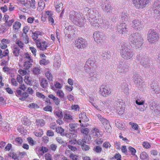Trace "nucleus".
Returning a JSON list of instances; mask_svg holds the SVG:
<instances>
[{"label":"nucleus","mask_w":160,"mask_h":160,"mask_svg":"<svg viewBox=\"0 0 160 160\" xmlns=\"http://www.w3.org/2000/svg\"><path fill=\"white\" fill-rule=\"evenodd\" d=\"M24 81L27 84L31 85L32 84L31 78L28 75H26L24 77Z\"/></svg>","instance_id":"nucleus-43"},{"label":"nucleus","mask_w":160,"mask_h":160,"mask_svg":"<svg viewBox=\"0 0 160 160\" xmlns=\"http://www.w3.org/2000/svg\"><path fill=\"white\" fill-rule=\"evenodd\" d=\"M21 26V24L18 22H15L13 25V28L15 31H18L20 28Z\"/></svg>","instance_id":"nucleus-42"},{"label":"nucleus","mask_w":160,"mask_h":160,"mask_svg":"<svg viewBox=\"0 0 160 160\" xmlns=\"http://www.w3.org/2000/svg\"><path fill=\"white\" fill-rule=\"evenodd\" d=\"M79 118L81 119L80 122H81V121L84 122H86L88 121L89 119L86 115V113L85 112H81L79 114Z\"/></svg>","instance_id":"nucleus-25"},{"label":"nucleus","mask_w":160,"mask_h":160,"mask_svg":"<svg viewBox=\"0 0 160 160\" xmlns=\"http://www.w3.org/2000/svg\"><path fill=\"white\" fill-rule=\"evenodd\" d=\"M121 18H120V21L121 22V23H126L128 24V18L125 13H122L121 15Z\"/></svg>","instance_id":"nucleus-27"},{"label":"nucleus","mask_w":160,"mask_h":160,"mask_svg":"<svg viewBox=\"0 0 160 160\" xmlns=\"http://www.w3.org/2000/svg\"><path fill=\"white\" fill-rule=\"evenodd\" d=\"M100 6L103 10L106 13H108L111 12V6L109 3L105 5L103 4H101Z\"/></svg>","instance_id":"nucleus-24"},{"label":"nucleus","mask_w":160,"mask_h":160,"mask_svg":"<svg viewBox=\"0 0 160 160\" xmlns=\"http://www.w3.org/2000/svg\"><path fill=\"white\" fill-rule=\"evenodd\" d=\"M149 107L152 112L156 113L159 112L158 110L159 106L157 105V102L155 101L148 102Z\"/></svg>","instance_id":"nucleus-17"},{"label":"nucleus","mask_w":160,"mask_h":160,"mask_svg":"<svg viewBox=\"0 0 160 160\" xmlns=\"http://www.w3.org/2000/svg\"><path fill=\"white\" fill-rule=\"evenodd\" d=\"M48 84L47 80L45 78H42L41 82V86L43 88H46L48 87Z\"/></svg>","instance_id":"nucleus-38"},{"label":"nucleus","mask_w":160,"mask_h":160,"mask_svg":"<svg viewBox=\"0 0 160 160\" xmlns=\"http://www.w3.org/2000/svg\"><path fill=\"white\" fill-rule=\"evenodd\" d=\"M97 116L98 118L102 122L105 127H106L107 128L110 126L109 122L108 120L106 118H103L100 114H97Z\"/></svg>","instance_id":"nucleus-23"},{"label":"nucleus","mask_w":160,"mask_h":160,"mask_svg":"<svg viewBox=\"0 0 160 160\" xmlns=\"http://www.w3.org/2000/svg\"><path fill=\"white\" fill-rule=\"evenodd\" d=\"M76 43V47L79 49L85 48L87 45V42L82 38L77 40Z\"/></svg>","instance_id":"nucleus-16"},{"label":"nucleus","mask_w":160,"mask_h":160,"mask_svg":"<svg viewBox=\"0 0 160 160\" xmlns=\"http://www.w3.org/2000/svg\"><path fill=\"white\" fill-rule=\"evenodd\" d=\"M99 78V75L97 73H93L91 72L89 73L88 77V80L90 81L93 82L98 80Z\"/></svg>","instance_id":"nucleus-22"},{"label":"nucleus","mask_w":160,"mask_h":160,"mask_svg":"<svg viewBox=\"0 0 160 160\" xmlns=\"http://www.w3.org/2000/svg\"><path fill=\"white\" fill-rule=\"evenodd\" d=\"M117 69L119 73L126 72L128 71L129 66L124 62L120 61L117 64Z\"/></svg>","instance_id":"nucleus-11"},{"label":"nucleus","mask_w":160,"mask_h":160,"mask_svg":"<svg viewBox=\"0 0 160 160\" xmlns=\"http://www.w3.org/2000/svg\"><path fill=\"white\" fill-rule=\"evenodd\" d=\"M117 112L119 115H122L124 112L125 110V107L123 106L120 108H116Z\"/></svg>","instance_id":"nucleus-44"},{"label":"nucleus","mask_w":160,"mask_h":160,"mask_svg":"<svg viewBox=\"0 0 160 160\" xmlns=\"http://www.w3.org/2000/svg\"><path fill=\"white\" fill-rule=\"evenodd\" d=\"M159 38V34L155 30L151 29L148 32V42L153 43L157 41Z\"/></svg>","instance_id":"nucleus-6"},{"label":"nucleus","mask_w":160,"mask_h":160,"mask_svg":"<svg viewBox=\"0 0 160 160\" xmlns=\"http://www.w3.org/2000/svg\"><path fill=\"white\" fill-rule=\"evenodd\" d=\"M91 134L94 138H97L100 135L99 130L97 128L93 129Z\"/></svg>","instance_id":"nucleus-36"},{"label":"nucleus","mask_w":160,"mask_h":160,"mask_svg":"<svg viewBox=\"0 0 160 160\" xmlns=\"http://www.w3.org/2000/svg\"><path fill=\"white\" fill-rule=\"evenodd\" d=\"M29 107L31 108H39L37 104L32 103L29 104Z\"/></svg>","instance_id":"nucleus-62"},{"label":"nucleus","mask_w":160,"mask_h":160,"mask_svg":"<svg viewBox=\"0 0 160 160\" xmlns=\"http://www.w3.org/2000/svg\"><path fill=\"white\" fill-rule=\"evenodd\" d=\"M62 87V85L60 83L58 82H56L54 84V86L52 87V88L53 90H55V88L60 89Z\"/></svg>","instance_id":"nucleus-54"},{"label":"nucleus","mask_w":160,"mask_h":160,"mask_svg":"<svg viewBox=\"0 0 160 160\" xmlns=\"http://www.w3.org/2000/svg\"><path fill=\"white\" fill-rule=\"evenodd\" d=\"M106 109L108 108L111 104V101L109 99H107L103 101Z\"/></svg>","instance_id":"nucleus-53"},{"label":"nucleus","mask_w":160,"mask_h":160,"mask_svg":"<svg viewBox=\"0 0 160 160\" xmlns=\"http://www.w3.org/2000/svg\"><path fill=\"white\" fill-rule=\"evenodd\" d=\"M102 148L99 146H95L93 149V151L94 152L97 153H100L102 152Z\"/></svg>","instance_id":"nucleus-46"},{"label":"nucleus","mask_w":160,"mask_h":160,"mask_svg":"<svg viewBox=\"0 0 160 160\" xmlns=\"http://www.w3.org/2000/svg\"><path fill=\"white\" fill-rule=\"evenodd\" d=\"M56 131L58 133L60 134L62 136H66L67 137L69 136L70 138H74L76 137V135L72 133H70L69 134L65 133L64 129L61 127H58L56 128Z\"/></svg>","instance_id":"nucleus-18"},{"label":"nucleus","mask_w":160,"mask_h":160,"mask_svg":"<svg viewBox=\"0 0 160 160\" xmlns=\"http://www.w3.org/2000/svg\"><path fill=\"white\" fill-rule=\"evenodd\" d=\"M89 132V129L87 128H84L81 130V132L85 135H88Z\"/></svg>","instance_id":"nucleus-57"},{"label":"nucleus","mask_w":160,"mask_h":160,"mask_svg":"<svg viewBox=\"0 0 160 160\" xmlns=\"http://www.w3.org/2000/svg\"><path fill=\"white\" fill-rule=\"evenodd\" d=\"M151 0H132L133 3L137 9H143L150 2Z\"/></svg>","instance_id":"nucleus-7"},{"label":"nucleus","mask_w":160,"mask_h":160,"mask_svg":"<svg viewBox=\"0 0 160 160\" xmlns=\"http://www.w3.org/2000/svg\"><path fill=\"white\" fill-rule=\"evenodd\" d=\"M42 35L41 32L38 31H36L35 32H33L32 35V38L34 41L37 40L38 37Z\"/></svg>","instance_id":"nucleus-37"},{"label":"nucleus","mask_w":160,"mask_h":160,"mask_svg":"<svg viewBox=\"0 0 160 160\" xmlns=\"http://www.w3.org/2000/svg\"><path fill=\"white\" fill-rule=\"evenodd\" d=\"M48 16V20L49 23H51L52 24L54 23V20L52 15V12L47 11L46 12Z\"/></svg>","instance_id":"nucleus-34"},{"label":"nucleus","mask_w":160,"mask_h":160,"mask_svg":"<svg viewBox=\"0 0 160 160\" xmlns=\"http://www.w3.org/2000/svg\"><path fill=\"white\" fill-rule=\"evenodd\" d=\"M140 157L141 159L143 160H148V156L146 152H143L141 154Z\"/></svg>","instance_id":"nucleus-45"},{"label":"nucleus","mask_w":160,"mask_h":160,"mask_svg":"<svg viewBox=\"0 0 160 160\" xmlns=\"http://www.w3.org/2000/svg\"><path fill=\"white\" fill-rule=\"evenodd\" d=\"M116 108L125 107V103L122 99H118L116 101L115 105Z\"/></svg>","instance_id":"nucleus-31"},{"label":"nucleus","mask_w":160,"mask_h":160,"mask_svg":"<svg viewBox=\"0 0 160 160\" xmlns=\"http://www.w3.org/2000/svg\"><path fill=\"white\" fill-rule=\"evenodd\" d=\"M91 135H85L84 136V138L83 139H85L84 140L85 143L88 142L91 140Z\"/></svg>","instance_id":"nucleus-60"},{"label":"nucleus","mask_w":160,"mask_h":160,"mask_svg":"<svg viewBox=\"0 0 160 160\" xmlns=\"http://www.w3.org/2000/svg\"><path fill=\"white\" fill-rule=\"evenodd\" d=\"M45 75L47 79L49 81H52V76L49 71L47 72H46Z\"/></svg>","instance_id":"nucleus-48"},{"label":"nucleus","mask_w":160,"mask_h":160,"mask_svg":"<svg viewBox=\"0 0 160 160\" xmlns=\"http://www.w3.org/2000/svg\"><path fill=\"white\" fill-rule=\"evenodd\" d=\"M82 16L81 13L72 11L70 12L69 18L75 25L82 27L84 25L85 19Z\"/></svg>","instance_id":"nucleus-2"},{"label":"nucleus","mask_w":160,"mask_h":160,"mask_svg":"<svg viewBox=\"0 0 160 160\" xmlns=\"http://www.w3.org/2000/svg\"><path fill=\"white\" fill-rule=\"evenodd\" d=\"M36 42L37 47L41 50H45L48 47V43L44 41L40 42L38 40H37Z\"/></svg>","instance_id":"nucleus-21"},{"label":"nucleus","mask_w":160,"mask_h":160,"mask_svg":"<svg viewBox=\"0 0 160 160\" xmlns=\"http://www.w3.org/2000/svg\"><path fill=\"white\" fill-rule=\"evenodd\" d=\"M137 59L139 61L143 67L145 68H148L150 67L151 63L150 60L148 57L142 53L138 55Z\"/></svg>","instance_id":"nucleus-5"},{"label":"nucleus","mask_w":160,"mask_h":160,"mask_svg":"<svg viewBox=\"0 0 160 160\" xmlns=\"http://www.w3.org/2000/svg\"><path fill=\"white\" fill-rule=\"evenodd\" d=\"M99 93L104 97H106L110 94V89L107 86L104 85L101 86L99 92Z\"/></svg>","instance_id":"nucleus-12"},{"label":"nucleus","mask_w":160,"mask_h":160,"mask_svg":"<svg viewBox=\"0 0 160 160\" xmlns=\"http://www.w3.org/2000/svg\"><path fill=\"white\" fill-rule=\"evenodd\" d=\"M13 53L14 55L16 57H18L20 54V49L18 47H16L13 49Z\"/></svg>","instance_id":"nucleus-40"},{"label":"nucleus","mask_w":160,"mask_h":160,"mask_svg":"<svg viewBox=\"0 0 160 160\" xmlns=\"http://www.w3.org/2000/svg\"><path fill=\"white\" fill-rule=\"evenodd\" d=\"M95 60L93 58H89L86 62L84 66L85 70L86 72H89L93 70L96 65Z\"/></svg>","instance_id":"nucleus-9"},{"label":"nucleus","mask_w":160,"mask_h":160,"mask_svg":"<svg viewBox=\"0 0 160 160\" xmlns=\"http://www.w3.org/2000/svg\"><path fill=\"white\" fill-rule=\"evenodd\" d=\"M153 12L160 18V1H155L153 5Z\"/></svg>","instance_id":"nucleus-13"},{"label":"nucleus","mask_w":160,"mask_h":160,"mask_svg":"<svg viewBox=\"0 0 160 160\" xmlns=\"http://www.w3.org/2000/svg\"><path fill=\"white\" fill-rule=\"evenodd\" d=\"M64 116L65 120L68 122H70L73 120L72 116L67 113H65Z\"/></svg>","instance_id":"nucleus-39"},{"label":"nucleus","mask_w":160,"mask_h":160,"mask_svg":"<svg viewBox=\"0 0 160 160\" xmlns=\"http://www.w3.org/2000/svg\"><path fill=\"white\" fill-rule=\"evenodd\" d=\"M132 26L135 29L140 30L142 28L143 25L140 20L135 19L132 22Z\"/></svg>","instance_id":"nucleus-15"},{"label":"nucleus","mask_w":160,"mask_h":160,"mask_svg":"<svg viewBox=\"0 0 160 160\" xmlns=\"http://www.w3.org/2000/svg\"><path fill=\"white\" fill-rule=\"evenodd\" d=\"M121 88L122 91L125 94L128 95L129 94V90L127 83L125 82L123 83L122 85Z\"/></svg>","instance_id":"nucleus-29"},{"label":"nucleus","mask_w":160,"mask_h":160,"mask_svg":"<svg viewBox=\"0 0 160 160\" xmlns=\"http://www.w3.org/2000/svg\"><path fill=\"white\" fill-rule=\"evenodd\" d=\"M22 37L23 42L26 43H28L29 42V38L27 35H22Z\"/></svg>","instance_id":"nucleus-52"},{"label":"nucleus","mask_w":160,"mask_h":160,"mask_svg":"<svg viewBox=\"0 0 160 160\" xmlns=\"http://www.w3.org/2000/svg\"><path fill=\"white\" fill-rule=\"evenodd\" d=\"M84 11H87L86 15L88 17V20L92 26L102 29H107L109 28V22L107 20L102 19L101 14L98 12L88 7L84 8Z\"/></svg>","instance_id":"nucleus-1"},{"label":"nucleus","mask_w":160,"mask_h":160,"mask_svg":"<svg viewBox=\"0 0 160 160\" xmlns=\"http://www.w3.org/2000/svg\"><path fill=\"white\" fill-rule=\"evenodd\" d=\"M133 80L137 86H140L143 83L141 77H139L138 74L135 73L133 77Z\"/></svg>","instance_id":"nucleus-19"},{"label":"nucleus","mask_w":160,"mask_h":160,"mask_svg":"<svg viewBox=\"0 0 160 160\" xmlns=\"http://www.w3.org/2000/svg\"><path fill=\"white\" fill-rule=\"evenodd\" d=\"M29 2L30 7L34 9L36 8V2L35 0H30Z\"/></svg>","instance_id":"nucleus-51"},{"label":"nucleus","mask_w":160,"mask_h":160,"mask_svg":"<svg viewBox=\"0 0 160 160\" xmlns=\"http://www.w3.org/2000/svg\"><path fill=\"white\" fill-rule=\"evenodd\" d=\"M103 36L104 34L101 32L96 31L93 34V37L95 41L98 43H101Z\"/></svg>","instance_id":"nucleus-14"},{"label":"nucleus","mask_w":160,"mask_h":160,"mask_svg":"<svg viewBox=\"0 0 160 160\" xmlns=\"http://www.w3.org/2000/svg\"><path fill=\"white\" fill-rule=\"evenodd\" d=\"M33 60L32 59L25 60L24 65V67H25V68L28 70L32 66V63L33 62Z\"/></svg>","instance_id":"nucleus-26"},{"label":"nucleus","mask_w":160,"mask_h":160,"mask_svg":"<svg viewBox=\"0 0 160 160\" xmlns=\"http://www.w3.org/2000/svg\"><path fill=\"white\" fill-rule=\"evenodd\" d=\"M57 94L58 97L61 98H63L64 97V93L61 90H58L57 92Z\"/></svg>","instance_id":"nucleus-58"},{"label":"nucleus","mask_w":160,"mask_h":160,"mask_svg":"<svg viewBox=\"0 0 160 160\" xmlns=\"http://www.w3.org/2000/svg\"><path fill=\"white\" fill-rule=\"evenodd\" d=\"M63 8V5L61 2H56L55 8L57 12H59L61 11H62Z\"/></svg>","instance_id":"nucleus-32"},{"label":"nucleus","mask_w":160,"mask_h":160,"mask_svg":"<svg viewBox=\"0 0 160 160\" xmlns=\"http://www.w3.org/2000/svg\"><path fill=\"white\" fill-rule=\"evenodd\" d=\"M128 149L130 152L131 153L132 155H135V153L136 152V150L135 149L131 146H130L128 148Z\"/></svg>","instance_id":"nucleus-59"},{"label":"nucleus","mask_w":160,"mask_h":160,"mask_svg":"<svg viewBox=\"0 0 160 160\" xmlns=\"http://www.w3.org/2000/svg\"><path fill=\"white\" fill-rule=\"evenodd\" d=\"M151 87L154 92L156 94L160 93V88L157 82L153 81L151 84Z\"/></svg>","instance_id":"nucleus-20"},{"label":"nucleus","mask_w":160,"mask_h":160,"mask_svg":"<svg viewBox=\"0 0 160 160\" xmlns=\"http://www.w3.org/2000/svg\"><path fill=\"white\" fill-rule=\"evenodd\" d=\"M45 4L43 1L40 0L38 2V6L37 8V10L39 11H41L44 8Z\"/></svg>","instance_id":"nucleus-35"},{"label":"nucleus","mask_w":160,"mask_h":160,"mask_svg":"<svg viewBox=\"0 0 160 160\" xmlns=\"http://www.w3.org/2000/svg\"><path fill=\"white\" fill-rule=\"evenodd\" d=\"M101 55L102 59L104 60L109 58L111 57L110 52L109 51H103Z\"/></svg>","instance_id":"nucleus-28"},{"label":"nucleus","mask_w":160,"mask_h":160,"mask_svg":"<svg viewBox=\"0 0 160 160\" xmlns=\"http://www.w3.org/2000/svg\"><path fill=\"white\" fill-rule=\"evenodd\" d=\"M120 53L122 57L127 60L131 59L134 55L133 52L125 43L122 44Z\"/></svg>","instance_id":"nucleus-4"},{"label":"nucleus","mask_w":160,"mask_h":160,"mask_svg":"<svg viewBox=\"0 0 160 160\" xmlns=\"http://www.w3.org/2000/svg\"><path fill=\"white\" fill-rule=\"evenodd\" d=\"M15 141L18 144H21L22 142V140L20 137L16 138Z\"/></svg>","instance_id":"nucleus-61"},{"label":"nucleus","mask_w":160,"mask_h":160,"mask_svg":"<svg viewBox=\"0 0 160 160\" xmlns=\"http://www.w3.org/2000/svg\"><path fill=\"white\" fill-rule=\"evenodd\" d=\"M142 145L143 147L147 149L151 147L150 144L147 142H143Z\"/></svg>","instance_id":"nucleus-64"},{"label":"nucleus","mask_w":160,"mask_h":160,"mask_svg":"<svg viewBox=\"0 0 160 160\" xmlns=\"http://www.w3.org/2000/svg\"><path fill=\"white\" fill-rule=\"evenodd\" d=\"M36 125L38 127L43 126L45 124L44 120L42 119H38L36 120Z\"/></svg>","instance_id":"nucleus-30"},{"label":"nucleus","mask_w":160,"mask_h":160,"mask_svg":"<svg viewBox=\"0 0 160 160\" xmlns=\"http://www.w3.org/2000/svg\"><path fill=\"white\" fill-rule=\"evenodd\" d=\"M65 34V38L72 39L76 37V35L74 32V30L71 26L66 27L64 30Z\"/></svg>","instance_id":"nucleus-10"},{"label":"nucleus","mask_w":160,"mask_h":160,"mask_svg":"<svg viewBox=\"0 0 160 160\" xmlns=\"http://www.w3.org/2000/svg\"><path fill=\"white\" fill-rule=\"evenodd\" d=\"M48 97L49 98L52 99L57 105L59 104L60 100L58 98L55 97L53 94H51L49 95Z\"/></svg>","instance_id":"nucleus-33"},{"label":"nucleus","mask_w":160,"mask_h":160,"mask_svg":"<svg viewBox=\"0 0 160 160\" xmlns=\"http://www.w3.org/2000/svg\"><path fill=\"white\" fill-rule=\"evenodd\" d=\"M32 72L34 74L38 75L40 73V69L38 67H35L32 68Z\"/></svg>","instance_id":"nucleus-50"},{"label":"nucleus","mask_w":160,"mask_h":160,"mask_svg":"<svg viewBox=\"0 0 160 160\" xmlns=\"http://www.w3.org/2000/svg\"><path fill=\"white\" fill-rule=\"evenodd\" d=\"M14 21V20L13 19H12L8 21H5L6 26H8L9 27H11Z\"/></svg>","instance_id":"nucleus-55"},{"label":"nucleus","mask_w":160,"mask_h":160,"mask_svg":"<svg viewBox=\"0 0 160 160\" xmlns=\"http://www.w3.org/2000/svg\"><path fill=\"white\" fill-rule=\"evenodd\" d=\"M16 43L21 48H22L24 47V43L18 39H16Z\"/></svg>","instance_id":"nucleus-49"},{"label":"nucleus","mask_w":160,"mask_h":160,"mask_svg":"<svg viewBox=\"0 0 160 160\" xmlns=\"http://www.w3.org/2000/svg\"><path fill=\"white\" fill-rule=\"evenodd\" d=\"M45 158L46 160H52V155L49 153H46L44 155Z\"/></svg>","instance_id":"nucleus-63"},{"label":"nucleus","mask_w":160,"mask_h":160,"mask_svg":"<svg viewBox=\"0 0 160 160\" xmlns=\"http://www.w3.org/2000/svg\"><path fill=\"white\" fill-rule=\"evenodd\" d=\"M128 24L126 23H118L116 26L117 32L119 34L126 33L128 30Z\"/></svg>","instance_id":"nucleus-8"},{"label":"nucleus","mask_w":160,"mask_h":160,"mask_svg":"<svg viewBox=\"0 0 160 160\" xmlns=\"http://www.w3.org/2000/svg\"><path fill=\"white\" fill-rule=\"evenodd\" d=\"M69 127L71 129V130L70 129V131L75 132V128L77 127L78 124L76 123H70L69 124Z\"/></svg>","instance_id":"nucleus-41"},{"label":"nucleus","mask_w":160,"mask_h":160,"mask_svg":"<svg viewBox=\"0 0 160 160\" xmlns=\"http://www.w3.org/2000/svg\"><path fill=\"white\" fill-rule=\"evenodd\" d=\"M56 115L61 118L63 117V113L62 110H57L55 112Z\"/></svg>","instance_id":"nucleus-47"},{"label":"nucleus","mask_w":160,"mask_h":160,"mask_svg":"<svg viewBox=\"0 0 160 160\" xmlns=\"http://www.w3.org/2000/svg\"><path fill=\"white\" fill-rule=\"evenodd\" d=\"M129 40L132 46L137 49L141 47L143 43V39L141 34L136 32L131 35L129 36Z\"/></svg>","instance_id":"nucleus-3"},{"label":"nucleus","mask_w":160,"mask_h":160,"mask_svg":"<svg viewBox=\"0 0 160 160\" xmlns=\"http://www.w3.org/2000/svg\"><path fill=\"white\" fill-rule=\"evenodd\" d=\"M136 103L138 106L143 105L144 103V101L141 98L140 99H137L136 101Z\"/></svg>","instance_id":"nucleus-56"}]
</instances>
